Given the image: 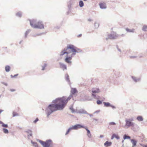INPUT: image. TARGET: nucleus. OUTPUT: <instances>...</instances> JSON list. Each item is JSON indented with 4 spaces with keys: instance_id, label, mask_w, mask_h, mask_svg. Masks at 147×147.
Instances as JSON below:
<instances>
[{
    "instance_id": "1",
    "label": "nucleus",
    "mask_w": 147,
    "mask_h": 147,
    "mask_svg": "<svg viewBox=\"0 0 147 147\" xmlns=\"http://www.w3.org/2000/svg\"><path fill=\"white\" fill-rule=\"evenodd\" d=\"M72 97V96L70 95L66 99L63 97L53 100L52 101L53 103L49 105L45 110V112L47 117H49L53 112L57 110H63L68 100L71 99Z\"/></svg>"
},
{
    "instance_id": "2",
    "label": "nucleus",
    "mask_w": 147,
    "mask_h": 147,
    "mask_svg": "<svg viewBox=\"0 0 147 147\" xmlns=\"http://www.w3.org/2000/svg\"><path fill=\"white\" fill-rule=\"evenodd\" d=\"M30 24L31 27L34 28L42 29L44 28V25L42 22L41 21H38L37 22L36 20L34 19L30 20Z\"/></svg>"
},
{
    "instance_id": "3",
    "label": "nucleus",
    "mask_w": 147,
    "mask_h": 147,
    "mask_svg": "<svg viewBox=\"0 0 147 147\" xmlns=\"http://www.w3.org/2000/svg\"><path fill=\"white\" fill-rule=\"evenodd\" d=\"M39 142L42 144L43 147H53V143L51 140H47L45 142L39 140Z\"/></svg>"
},
{
    "instance_id": "4",
    "label": "nucleus",
    "mask_w": 147,
    "mask_h": 147,
    "mask_svg": "<svg viewBox=\"0 0 147 147\" xmlns=\"http://www.w3.org/2000/svg\"><path fill=\"white\" fill-rule=\"evenodd\" d=\"M119 36V35L116 32L112 31L111 32V34L108 35V37L106 38V40H108L109 39H116Z\"/></svg>"
},
{
    "instance_id": "5",
    "label": "nucleus",
    "mask_w": 147,
    "mask_h": 147,
    "mask_svg": "<svg viewBox=\"0 0 147 147\" xmlns=\"http://www.w3.org/2000/svg\"><path fill=\"white\" fill-rule=\"evenodd\" d=\"M67 48L71 50V51L73 52H76L79 53L82 52L81 49L74 47L72 45H67Z\"/></svg>"
},
{
    "instance_id": "6",
    "label": "nucleus",
    "mask_w": 147,
    "mask_h": 147,
    "mask_svg": "<svg viewBox=\"0 0 147 147\" xmlns=\"http://www.w3.org/2000/svg\"><path fill=\"white\" fill-rule=\"evenodd\" d=\"M92 94L93 98L96 99H98L99 96H97L96 93H98L100 92L99 89L98 88H94L92 89Z\"/></svg>"
},
{
    "instance_id": "7",
    "label": "nucleus",
    "mask_w": 147,
    "mask_h": 147,
    "mask_svg": "<svg viewBox=\"0 0 147 147\" xmlns=\"http://www.w3.org/2000/svg\"><path fill=\"white\" fill-rule=\"evenodd\" d=\"M79 124H77L74 126H72L71 127H69L65 133V135H67L69 132L72 130H77L79 129Z\"/></svg>"
},
{
    "instance_id": "8",
    "label": "nucleus",
    "mask_w": 147,
    "mask_h": 147,
    "mask_svg": "<svg viewBox=\"0 0 147 147\" xmlns=\"http://www.w3.org/2000/svg\"><path fill=\"white\" fill-rule=\"evenodd\" d=\"M125 126H127L129 127H134L135 125V123L131 121L130 120H129L128 119H126L125 120Z\"/></svg>"
},
{
    "instance_id": "9",
    "label": "nucleus",
    "mask_w": 147,
    "mask_h": 147,
    "mask_svg": "<svg viewBox=\"0 0 147 147\" xmlns=\"http://www.w3.org/2000/svg\"><path fill=\"white\" fill-rule=\"evenodd\" d=\"M92 99V98H91L89 96L87 95H85L84 97L82 98L81 100L83 101H85L91 100Z\"/></svg>"
},
{
    "instance_id": "10",
    "label": "nucleus",
    "mask_w": 147,
    "mask_h": 147,
    "mask_svg": "<svg viewBox=\"0 0 147 147\" xmlns=\"http://www.w3.org/2000/svg\"><path fill=\"white\" fill-rule=\"evenodd\" d=\"M99 5L100 8L101 9H105L107 8L106 4L104 2L100 3Z\"/></svg>"
},
{
    "instance_id": "11",
    "label": "nucleus",
    "mask_w": 147,
    "mask_h": 147,
    "mask_svg": "<svg viewBox=\"0 0 147 147\" xmlns=\"http://www.w3.org/2000/svg\"><path fill=\"white\" fill-rule=\"evenodd\" d=\"M25 132L26 133L28 134L27 135L28 138V139L29 138V136H32V131L30 129H28L27 130L25 131Z\"/></svg>"
},
{
    "instance_id": "12",
    "label": "nucleus",
    "mask_w": 147,
    "mask_h": 147,
    "mask_svg": "<svg viewBox=\"0 0 147 147\" xmlns=\"http://www.w3.org/2000/svg\"><path fill=\"white\" fill-rule=\"evenodd\" d=\"M81 128H83L85 129L86 130L87 134H90V131L86 127L84 126L79 124V129Z\"/></svg>"
},
{
    "instance_id": "13",
    "label": "nucleus",
    "mask_w": 147,
    "mask_h": 147,
    "mask_svg": "<svg viewBox=\"0 0 147 147\" xmlns=\"http://www.w3.org/2000/svg\"><path fill=\"white\" fill-rule=\"evenodd\" d=\"M77 113H78L88 114V113L87 111L83 109H80L78 111Z\"/></svg>"
},
{
    "instance_id": "14",
    "label": "nucleus",
    "mask_w": 147,
    "mask_h": 147,
    "mask_svg": "<svg viewBox=\"0 0 147 147\" xmlns=\"http://www.w3.org/2000/svg\"><path fill=\"white\" fill-rule=\"evenodd\" d=\"M59 63L60 67L62 68L63 70H64V69H67V66L65 65L61 62H59Z\"/></svg>"
},
{
    "instance_id": "15",
    "label": "nucleus",
    "mask_w": 147,
    "mask_h": 147,
    "mask_svg": "<svg viewBox=\"0 0 147 147\" xmlns=\"http://www.w3.org/2000/svg\"><path fill=\"white\" fill-rule=\"evenodd\" d=\"M131 78L132 79L133 81L135 82H139L140 80V79L139 78H137L135 77L132 76Z\"/></svg>"
},
{
    "instance_id": "16",
    "label": "nucleus",
    "mask_w": 147,
    "mask_h": 147,
    "mask_svg": "<svg viewBox=\"0 0 147 147\" xmlns=\"http://www.w3.org/2000/svg\"><path fill=\"white\" fill-rule=\"evenodd\" d=\"M112 142L108 141H106L104 144V145L106 147H108L111 146L112 144Z\"/></svg>"
},
{
    "instance_id": "17",
    "label": "nucleus",
    "mask_w": 147,
    "mask_h": 147,
    "mask_svg": "<svg viewBox=\"0 0 147 147\" xmlns=\"http://www.w3.org/2000/svg\"><path fill=\"white\" fill-rule=\"evenodd\" d=\"M137 120L139 121H142L143 120V119L142 116H138L136 118Z\"/></svg>"
},
{
    "instance_id": "18",
    "label": "nucleus",
    "mask_w": 147,
    "mask_h": 147,
    "mask_svg": "<svg viewBox=\"0 0 147 147\" xmlns=\"http://www.w3.org/2000/svg\"><path fill=\"white\" fill-rule=\"evenodd\" d=\"M71 92L72 94H74L77 92V90L76 88H72Z\"/></svg>"
},
{
    "instance_id": "19",
    "label": "nucleus",
    "mask_w": 147,
    "mask_h": 147,
    "mask_svg": "<svg viewBox=\"0 0 147 147\" xmlns=\"http://www.w3.org/2000/svg\"><path fill=\"white\" fill-rule=\"evenodd\" d=\"M131 142L133 144V146H136L137 141L136 140L132 139L131 140Z\"/></svg>"
},
{
    "instance_id": "20",
    "label": "nucleus",
    "mask_w": 147,
    "mask_h": 147,
    "mask_svg": "<svg viewBox=\"0 0 147 147\" xmlns=\"http://www.w3.org/2000/svg\"><path fill=\"white\" fill-rule=\"evenodd\" d=\"M65 78L66 80L69 83L70 81L69 79V76L67 74H66L65 76Z\"/></svg>"
},
{
    "instance_id": "21",
    "label": "nucleus",
    "mask_w": 147,
    "mask_h": 147,
    "mask_svg": "<svg viewBox=\"0 0 147 147\" xmlns=\"http://www.w3.org/2000/svg\"><path fill=\"white\" fill-rule=\"evenodd\" d=\"M31 31V30L30 29H28L25 32V38H26L27 37L28 34Z\"/></svg>"
},
{
    "instance_id": "22",
    "label": "nucleus",
    "mask_w": 147,
    "mask_h": 147,
    "mask_svg": "<svg viewBox=\"0 0 147 147\" xmlns=\"http://www.w3.org/2000/svg\"><path fill=\"white\" fill-rule=\"evenodd\" d=\"M10 67L9 65H6L5 67V70L6 72H9L10 71Z\"/></svg>"
},
{
    "instance_id": "23",
    "label": "nucleus",
    "mask_w": 147,
    "mask_h": 147,
    "mask_svg": "<svg viewBox=\"0 0 147 147\" xmlns=\"http://www.w3.org/2000/svg\"><path fill=\"white\" fill-rule=\"evenodd\" d=\"M126 31L127 32H134V29H129L128 28H127L125 29Z\"/></svg>"
},
{
    "instance_id": "24",
    "label": "nucleus",
    "mask_w": 147,
    "mask_h": 147,
    "mask_svg": "<svg viewBox=\"0 0 147 147\" xmlns=\"http://www.w3.org/2000/svg\"><path fill=\"white\" fill-rule=\"evenodd\" d=\"M16 16L19 17H21L22 16V12L21 11L18 12L16 14Z\"/></svg>"
},
{
    "instance_id": "25",
    "label": "nucleus",
    "mask_w": 147,
    "mask_h": 147,
    "mask_svg": "<svg viewBox=\"0 0 147 147\" xmlns=\"http://www.w3.org/2000/svg\"><path fill=\"white\" fill-rule=\"evenodd\" d=\"M103 103L104 105L107 107H110V106H111V104L108 102H104Z\"/></svg>"
},
{
    "instance_id": "26",
    "label": "nucleus",
    "mask_w": 147,
    "mask_h": 147,
    "mask_svg": "<svg viewBox=\"0 0 147 147\" xmlns=\"http://www.w3.org/2000/svg\"><path fill=\"white\" fill-rule=\"evenodd\" d=\"M68 57H67L65 59V61L68 63H71V61H70V60L68 59Z\"/></svg>"
},
{
    "instance_id": "27",
    "label": "nucleus",
    "mask_w": 147,
    "mask_h": 147,
    "mask_svg": "<svg viewBox=\"0 0 147 147\" xmlns=\"http://www.w3.org/2000/svg\"><path fill=\"white\" fill-rule=\"evenodd\" d=\"M31 143L35 147H38V144L37 142H33L32 140H31Z\"/></svg>"
},
{
    "instance_id": "28",
    "label": "nucleus",
    "mask_w": 147,
    "mask_h": 147,
    "mask_svg": "<svg viewBox=\"0 0 147 147\" xmlns=\"http://www.w3.org/2000/svg\"><path fill=\"white\" fill-rule=\"evenodd\" d=\"M79 6L80 7H82L84 5V4L83 1L80 0L79 2Z\"/></svg>"
},
{
    "instance_id": "29",
    "label": "nucleus",
    "mask_w": 147,
    "mask_h": 147,
    "mask_svg": "<svg viewBox=\"0 0 147 147\" xmlns=\"http://www.w3.org/2000/svg\"><path fill=\"white\" fill-rule=\"evenodd\" d=\"M124 140H126L127 139H130V137L129 136H127L126 134L124 135L123 137Z\"/></svg>"
},
{
    "instance_id": "30",
    "label": "nucleus",
    "mask_w": 147,
    "mask_h": 147,
    "mask_svg": "<svg viewBox=\"0 0 147 147\" xmlns=\"http://www.w3.org/2000/svg\"><path fill=\"white\" fill-rule=\"evenodd\" d=\"M3 132L5 134H7L9 132L8 130L5 128H3Z\"/></svg>"
},
{
    "instance_id": "31",
    "label": "nucleus",
    "mask_w": 147,
    "mask_h": 147,
    "mask_svg": "<svg viewBox=\"0 0 147 147\" xmlns=\"http://www.w3.org/2000/svg\"><path fill=\"white\" fill-rule=\"evenodd\" d=\"M113 137L117 139H119L120 138L119 137L118 135H116L115 134H113Z\"/></svg>"
},
{
    "instance_id": "32",
    "label": "nucleus",
    "mask_w": 147,
    "mask_h": 147,
    "mask_svg": "<svg viewBox=\"0 0 147 147\" xmlns=\"http://www.w3.org/2000/svg\"><path fill=\"white\" fill-rule=\"evenodd\" d=\"M19 115L16 112H13V117H14L15 116H18Z\"/></svg>"
},
{
    "instance_id": "33",
    "label": "nucleus",
    "mask_w": 147,
    "mask_h": 147,
    "mask_svg": "<svg viewBox=\"0 0 147 147\" xmlns=\"http://www.w3.org/2000/svg\"><path fill=\"white\" fill-rule=\"evenodd\" d=\"M147 29V26H144L142 28V30L143 31H146Z\"/></svg>"
},
{
    "instance_id": "34",
    "label": "nucleus",
    "mask_w": 147,
    "mask_h": 147,
    "mask_svg": "<svg viewBox=\"0 0 147 147\" xmlns=\"http://www.w3.org/2000/svg\"><path fill=\"white\" fill-rule=\"evenodd\" d=\"M69 109L71 111V112L72 113H74L75 112V111L74 110V109L73 107L71 106L69 108Z\"/></svg>"
},
{
    "instance_id": "35",
    "label": "nucleus",
    "mask_w": 147,
    "mask_h": 147,
    "mask_svg": "<svg viewBox=\"0 0 147 147\" xmlns=\"http://www.w3.org/2000/svg\"><path fill=\"white\" fill-rule=\"evenodd\" d=\"M99 26V24L98 23L95 22L94 23V26L95 28H98Z\"/></svg>"
},
{
    "instance_id": "36",
    "label": "nucleus",
    "mask_w": 147,
    "mask_h": 147,
    "mask_svg": "<svg viewBox=\"0 0 147 147\" xmlns=\"http://www.w3.org/2000/svg\"><path fill=\"white\" fill-rule=\"evenodd\" d=\"M96 103L98 105H101L102 103V102L100 100H98L96 101Z\"/></svg>"
},
{
    "instance_id": "37",
    "label": "nucleus",
    "mask_w": 147,
    "mask_h": 147,
    "mask_svg": "<svg viewBox=\"0 0 147 147\" xmlns=\"http://www.w3.org/2000/svg\"><path fill=\"white\" fill-rule=\"evenodd\" d=\"M2 126L3 127H8V125L6 124H5L4 123L2 124Z\"/></svg>"
},
{
    "instance_id": "38",
    "label": "nucleus",
    "mask_w": 147,
    "mask_h": 147,
    "mask_svg": "<svg viewBox=\"0 0 147 147\" xmlns=\"http://www.w3.org/2000/svg\"><path fill=\"white\" fill-rule=\"evenodd\" d=\"M116 125V123L113 122H111L109 123V125Z\"/></svg>"
},
{
    "instance_id": "39",
    "label": "nucleus",
    "mask_w": 147,
    "mask_h": 147,
    "mask_svg": "<svg viewBox=\"0 0 147 147\" xmlns=\"http://www.w3.org/2000/svg\"><path fill=\"white\" fill-rule=\"evenodd\" d=\"M47 65L46 64L44 63V65L42 66V70H44L45 69V67H46L47 66Z\"/></svg>"
},
{
    "instance_id": "40",
    "label": "nucleus",
    "mask_w": 147,
    "mask_h": 147,
    "mask_svg": "<svg viewBox=\"0 0 147 147\" xmlns=\"http://www.w3.org/2000/svg\"><path fill=\"white\" fill-rule=\"evenodd\" d=\"M66 53H65V52L64 51H62L61 52L60 54V56H63L64 54H65Z\"/></svg>"
},
{
    "instance_id": "41",
    "label": "nucleus",
    "mask_w": 147,
    "mask_h": 147,
    "mask_svg": "<svg viewBox=\"0 0 147 147\" xmlns=\"http://www.w3.org/2000/svg\"><path fill=\"white\" fill-rule=\"evenodd\" d=\"M38 118H37L36 119L34 120V121H33V123H36L37 121H38Z\"/></svg>"
},
{
    "instance_id": "42",
    "label": "nucleus",
    "mask_w": 147,
    "mask_h": 147,
    "mask_svg": "<svg viewBox=\"0 0 147 147\" xmlns=\"http://www.w3.org/2000/svg\"><path fill=\"white\" fill-rule=\"evenodd\" d=\"M87 135L89 138H91V134L90 133V134H87Z\"/></svg>"
},
{
    "instance_id": "43",
    "label": "nucleus",
    "mask_w": 147,
    "mask_h": 147,
    "mask_svg": "<svg viewBox=\"0 0 147 147\" xmlns=\"http://www.w3.org/2000/svg\"><path fill=\"white\" fill-rule=\"evenodd\" d=\"M129 120H130L131 121H133L134 120V118L133 117H132L130 118V119H128Z\"/></svg>"
},
{
    "instance_id": "44",
    "label": "nucleus",
    "mask_w": 147,
    "mask_h": 147,
    "mask_svg": "<svg viewBox=\"0 0 147 147\" xmlns=\"http://www.w3.org/2000/svg\"><path fill=\"white\" fill-rule=\"evenodd\" d=\"M68 49L67 48H67H64L63 49V50L62 51H64V52H65L68 49Z\"/></svg>"
},
{
    "instance_id": "45",
    "label": "nucleus",
    "mask_w": 147,
    "mask_h": 147,
    "mask_svg": "<svg viewBox=\"0 0 147 147\" xmlns=\"http://www.w3.org/2000/svg\"><path fill=\"white\" fill-rule=\"evenodd\" d=\"M71 6V4L70 3V5H68V8L69 9V11L70 10V9Z\"/></svg>"
},
{
    "instance_id": "46",
    "label": "nucleus",
    "mask_w": 147,
    "mask_h": 147,
    "mask_svg": "<svg viewBox=\"0 0 147 147\" xmlns=\"http://www.w3.org/2000/svg\"><path fill=\"white\" fill-rule=\"evenodd\" d=\"M1 83L2 84H4V85H5V86H7V83H5V82H1Z\"/></svg>"
},
{
    "instance_id": "47",
    "label": "nucleus",
    "mask_w": 147,
    "mask_h": 147,
    "mask_svg": "<svg viewBox=\"0 0 147 147\" xmlns=\"http://www.w3.org/2000/svg\"><path fill=\"white\" fill-rule=\"evenodd\" d=\"M110 107H111L113 109H115L116 108L115 107L112 105H111V106H110Z\"/></svg>"
},
{
    "instance_id": "48",
    "label": "nucleus",
    "mask_w": 147,
    "mask_h": 147,
    "mask_svg": "<svg viewBox=\"0 0 147 147\" xmlns=\"http://www.w3.org/2000/svg\"><path fill=\"white\" fill-rule=\"evenodd\" d=\"M67 57H68V59H69L70 60H71L72 59V56L71 55V56H70V57H68L67 55Z\"/></svg>"
},
{
    "instance_id": "49",
    "label": "nucleus",
    "mask_w": 147,
    "mask_h": 147,
    "mask_svg": "<svg viewBox=\"0 0 147 147\" xmlns=\"http://www.w3.org/2000/svg\"><path fill=\"white\" fill-rule=\"evenodd\" d=\"M117 48L118 50L120 52H121V50L120 49L118 48V46H117Z\"/></svg>"
},
{
    "instance_id": "50",
    "label": "nucleus",
    "mask_w": 147,
    "mask_h": 147,
    "mask_svg": "<svg viewBox=\"0 0 147 147\" xmlns=\"http://www.w3.org/2000/svg\"><path fill=\"white\" fill-rule=\"evenodd\" d=\"M76 52H73L72 54L71 55L73 57V55H75L76 54Z\"/></svg>"
},
{
    "instance_id": "51",
    "label": "nucleus",
    "mask_w": 147,
    "mask_h": 147,
    "mask_svg": "<svg viewBox=\"0 0 147 147\" xmlns=\"http://www.w3.org/2000/svg\"><path fill=\"white\" fill-rule=\"evenodd\" d=\"M100 112V110H97L95 111L94 113V114H95V113H98Z\"/></svg>"
},
{
    "instance_id": "52",
    "label": "nucleus",
    "mask_w": 147,
    "mask_h": 147,
    "mask_svg": "<svg viewBox=\"0 0 147 147\" xmlns=\"http://www.w3.org/2000/svg\"><path fill=\"white\" fill-rule=\"evenodd\" d=\"M137 57V56H130V58H136Z\"/></svg>"
},
{
    "instance_id": "53",
    "label": "nucleus",
    "mask_w": 147,
    "mask_h": 147,
    "mask_svg": "<svg viewBox=\"0 0 147 147\" xmlns=\"http://www.w3.org/2000/svg\"><path fill=\"white\" fill-rule=\"evenodd\" d=\"M10 90L12 92H13L15 91V90L13 89H10Z\"/></svg>"
},
{
    "instance_id": "54",
    "label": "nucleus",
    "mask_w": 147,
    "mask_h": 147,
    "mask_svg": "<svg viewBox=\"0 0 147 147\" xmlns=\"http://www.w3.org/2000/svg\"><path fill=\"white\" fill-rule=\"evenodd\" d=\"M87 115H89L90 117H91L93 116V115L92 114H89L88 113V114H87Z\"/></svg>"
},
{
    "instance_id": "55",
    "label": "nucleus",
    "mask_w": 147,
    "mask_h": 147,
    "mask_svg": "<svg viewBox=\"0 0 147 147\" xmlns=\"http://www.w3.org/2000/svg\"><path fill=\"white\" fill-rule=\"evenodd\" d=\"M18 74H16L15 75H14L13 76V78L15 77H16V76H18Z\"/></svg>"
},
{
    "instance_id": "56",
    "label": "nucleus",
    "mask_w": 147,
    "mask_h": 147,
    "mask_svg": "<svg viewBox=\"0 0 147 147\" xmlns=\"http://www.w3.org/2000/svg\"><path fill=\"white\" fill-rule=\"evenodd\" d=\"M104 137V136L103 135H100V138H102Z\"/></svg>"
},
{
    "instance_id": "57",
    "label": "nucleus",
    "mask_w": 147,
    "mask_h": 147,
    "mask_svg": "<svg viewBox=\"0 0 147 147\" xmlns=\"http://www.w3.org/2000/svg\"><path fill=\"white\" fill-rule=\"evenodd\" d=\"M82 35L81 34H80L79 35H78L77 36L78 37H81V36H82Z\"/></svg>"
},
{
    "instance_id": "58",
    "label": "nucleus",
    "mask_w": 147,
    "mask_h": 147,
    "mask_svg": "<svg viewBox=\"0 0 147 147\" xmlns=\"http://www.w3.org/2000/svg\"><path fill=\"white\" fill-rule=\"evenodd\" d=\"M142 146L143 147H147V145H143Z\"/></svg>"
},
{
    "instance_id": "59",
    "label": "nucleus",
    "mask_w": 147,
    "mask_h": 147,
    "mask_svg": "<svg viewBox=\"0 0 147 147\" xmlns=\"http://www.w3.org/2000/svg\"><path fill=\"white\" fill-rule=\"evenodd\" d=\"M93 120H95V121H98V119H95V118H94V119H93Z\"/></svg>"
},
{
    "instance_id": "60",
    "label": "nucleus",
    "mask_w": 147,
    "mask_h": 147,
    "mask_svg": "<svg viewBox=\"0 0 147 147\" xmlns=\"http://www.w3.org/2000/svg\"><path fill=\"white\" fill-rule=\"evenodd\" d=\"M3 111V110L0 109V114Z\"/></svg>"
},
{
    "instance_id": "61",
    "label": "nucleus",
    "mask_w": 147,
    "mask_h": 147,
    "mask_svg": "<svg viewBox=\"0 0 147 147\" xmlns=\"http://www.w3.org/2000/svg\"><path fill=\"white\" fill-rule=\"evenodd\" d=\"M42 33H40V34H36V35L37 36H39V35H40L41 34H42Z\"/></svg>"
},
{
    "instance_id": "62",
    "label": "nucleus",
    "mask_w": 147,
    "mask_h": 147,
    "mask_svg": "<svg viewBox=\"0 0 147 147\" xmlns=\"http://www.w3.org/2000/svg\"><path fill=\"white\" fill-rule=\"evenodd\" d=\"M3 122L0 121V124H1L2 125V124L3 123Z\"/></svg>"
},
{
    "instance_id": "63",
    "label": "nucleus",
    "mask_w": 147,
    "mask_h": 147,
    "mask_svg": "<svg viewBox=\"0 0 147 147\" xmlns=\"http://www.w3.org/2000/svg\"><path fill=\"white\" fill-rule=\"evenodd\" d=\"M88 21H92V20L91 19H88Z\"/></svg>"
},
{
    "instance_id": "64",
    "label": "nucleus",
    "mask_w": 147,
    "mask_h": 147,
    "mask_svg": "<svg viewBox=\"0 0 147 147\" xmlns=\"http://www.w3.org/2000/svg\"><path fill=\"white\" fill-rule=\"evenodd\" d=\"M10 76L11 78H13V76L12 75H11Z\"/></svg>"
}]
</instances>
